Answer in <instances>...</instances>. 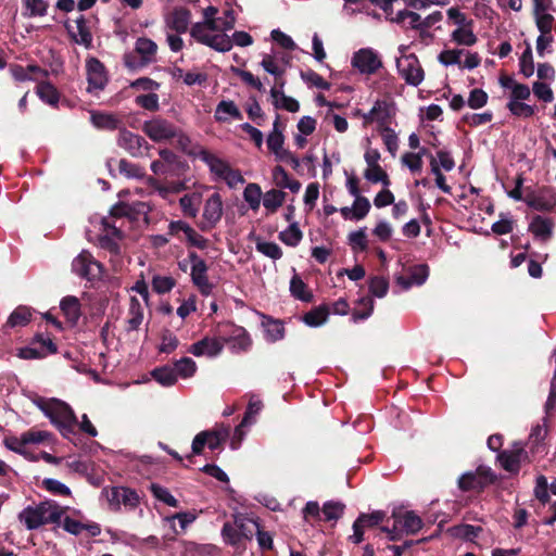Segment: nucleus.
I'll list each match as a JSON object with an SVG mask.
<instances>
[{
  "label": "nucleus",
  "instance_id": "nucleus-26",
  "mask_svg": "<svg viewBox=\"0 0 556 556\" xmlns=\"http://www.w3.org/2000/svg\"><path fill=\"white\" fill-rule=\"evenodd\" d=\"M446 533L451 538L475 543L476 540L483 533V529L479 526L460 523L448 528Z\"/></svg>",
  "mask_w": 556,
  "mask_h": 556
},
{
  "label": "nucleus",
  "instance_id": "nucleus-28",
  "mask_svg": "<svg viewBox=\"0 0 556 556\" xmlns=\"http://www.w3.org/2000/svg\"><path fill=\"white\" fill-rule=\"evenodd\" d=\"M262 327L264 328L265 339L268 342H277L285 337V326L282 321L269 316L262 315Z\"/></svg>",
  "mask_w": 556,
  "mask_h": 556
},
{
  "label": "nucleus",
  "instance_id": "nucleus-40",
  "mask_svg": "<svg viewBox=\"0 0 556 556\" xmlns=\"http://www.w3.org/2000/svg\"><path fill=\"white\" fill-rule=\"evenodd\" d=\"M235 525L238 528L240 538L243 536L245 539H251L260 528L255 519L243 516L236 517Z\"/></svg>",
  "mask_w": 556,
  "mask_h": 556
},
{
  "label": "nucleus",
  "instance_id": "nucleus-63",
  "mask_svg": "<svg viewBox=\"0 0 556 556\" xmlns=\"http://www.w3.org/2000/svg\"><path fill=\"white\" fill-rule=\"evenodd\" d=\"M150 489L154 497L157 498L159 501L172 507L178 506V501L170 494V492L166 488L161 486L159 484H151Z\"/></svg>",
  "mask_w": 556,
  "mask_h": 556
},
{
  "label": "nucleus",
  "instance_id": "nucleus-59",
  "mask_svg": "<svg viewBox=\"0 0 556 556\" xmlns=\"http://www.w3.org/2000/svg\"><path fill=\"white\" fill-rule=\"evenodd\" d=\"M464 53L465 51L462 49H446L439 54V61L445 66L460 65Z\"/></svg>",
  "mask_w": 556,
  "mask_h": 556
},
{
  "label": "nucleus",
  "instance_id": "nucleus-35",
  "mask_svg": "<svg viewBox=\"0 0 556 556\" xmlns=\"http://www.w3.org/2000/svg\"><path fill=\"white\" fill-rule=\"evenodd\" d=\"M143 320V308L140 302L136 298L130 299L128 317H127V330L134 331L139 328Z\"/></svg>",
  "mask_w": 556,
  "mask_h": 556
},
{
  "label": "nucleus",
  "instance_id": "nucleus-37",
  "mask_svg": "<svg viewBox=\"0 0 556 556\" xmlns=\"http://www.w3.org/2000/svg\"><path fill=\"white\" fill-rule=\"evenodd\" d=\"M90 121L99 129L113 130L119 128V121L113 114L91 112Z\"/></svg>",
  "mask_w": 556,
  "mask_h": 556
},
{
  "label": "nucleus",
  "instance_id": "nucleus-44",
  "mask_svg": "<svg viewBox=\"0 0 556 556\" xmlns=\"http://www.w3.org/2000/svg\"><path fill=\"white\" fill-rule=\"evenodd\" d=\"M329 309L327 306L316 307L303 317V321L309 327H318L327 321Z\"/></svg>",
  "mask_w": 556,
  "mask_h": 556
},
{
  "label": "nucleus",
  "instance_id": "nucleus-41",
  "mask_svg": "<svg viewBox=\"0 0 556 556\" xmlns=\"http://www.w3.org/2000/svg\"><path fill=\"white\" fill-rule=\"evenodd\" d=\"M391 21L400 23L405 27H410V28L424 27L422 20L420 17V15L415 12H412V11H406V10L399 11L395 14V16L391 17Z\"/></svg>",
  "mask_w": 556,
  "mask_h": 556
},
{
  "label": "nucleus",
  "instance_id": "nucleus-25",
  "mask_svg": "<svg viewBox=\"0 0 556 556\" xmlns=\"http://www.w3.org/2000/svg\"><path fill=\"white\" fill-rule=\"evenodd\" d=\"M554 223L548 217L536 215L529 224V231L541 241H547L553 235Z\"/></svg>",
  "mask_w": 556,
  "mask_h": 556
},
{
  "label": "nucleus",
  "instance_id": "nucleus-17",
  "mask_svg": "<svg viewBox=\"0 0 556 556\" xmlns=\"http://www.w3.org/2000/svg\"><path fill=\"white\" fill-rule=\"evenodd\" d=\"M523 201L529 207L540 212H549L556 206V195L547 188L528 193Z\"/></svg>",
  "mask_w": 556,
  "mask_h": 556
},
{
  "label": "nucleus",
  "instance_id": "nucleus-45",
  "mask_svg": "<svg viewBox=\"0 0 556 556\" xmlns=\"http://www.w3.org/2000/svg\"><path fill=\"white\" fill-rule=\"evenodd\" d=\"M25 16H45L48 12L49 3L46 0H22Z\"/></svg>",
  "mask_w": 556,
  "mask_h": 556
},
{
  "label": "nucleus",
  "instance_id": "nucleus-8",
  "mask_svg": "<svg viewBox=\"0 0 556 556\" xmlns=\"http://www.w3.org/2000/svg\"><path fill=\"white\" fill-rule=\"evenodd\" d=\"M176 126L161 117L156 116L146 121L142 125V131L153 142H165L174 139L176 135Z\"/></svg>",
  "mask_w": 556,
  "mask_h": 556
},
{
  "label": "nucleus",
  "instance_id": "nucleus-22",
  "mask_svg": "<svg viewBox=\"0 0 556 556\" xmlns=\"http://www.w3.org/2000/svg\"><path fill=\"white\" fill-rule=\"evenodd\" d=\"M428 276H429V268L427 265H425V264L416 265L409 269L408 277L399 276L396 278V283L399 286H401L404 290H407L412 286H421L422 283H425Z\"/></svg>",
  "mask_w": 556,
  "mask_h": 556
},
{
  "label": "nucleus",
  "instance_id": "nucleus-61",
  "mask_svg": "<svg viewBox=\"0 0 556 556\" xmlns=\"http://www.w3.org/2000/svg\"><path fill=\"white\" fill-rule=\"evenodd\" d=\"M285 137L282 132L278 129V119L274 123V128L267 138V147L270 152L276 153L279 150L283 149Z\"/></svg>",
  "mask_w": 556,
  "mask_h": 556
},
{
  "label": "nucleus",
  "instance_id": "nucleus-60",
  "mask_svg": "<svg viewBox=\"0 0 556 556\" xmlns=\"http://www.w3.org/2000/svg\"><path fill=\"white\" fill-rule=\"evenodd\" d=\"M256 250L271 260H279L282 256L280 247L275 242L258 240L256 242Z\"/></svg>",
  "mask_w": 556,
  "mask_h": 556
},
{
  "label": "nucleus",
  "instance_id": "nucleus-5",
  "mask_svg": "<svg viewBox=\"0 0 556 556\" xmlns=\"http://www.w3.org/2000/svg\"><path fill=\"white\" fill-rule=\"evenodd\" d=\"M407 47L401 46L399 48L400 55L396 58V68L399 75L406 81V84L417 87L424 78L425 72L415 54H407Z\"/></svg>",
  "mask_w": 556,
  "mask_h": 556
},
{
  "label": "nucleus",
  "instance_id": "nucleus-13",
  "mask_svg": "<svg viewBox=\"0 0 556 556\" xmlns=\"http://www.w3.org/2000/svg\"><path fill=\"white\" fill-rule=\"evenodd\" d=\"M228 435L229 429L224 427L215 431H202L192 441V453L201 454L205 445L212 451L217 450Z\"/></svg>",
  "mask_w": 556,
  "mask_h": 556
},
{
  "label": "nucleus",
  "instance_id": "nucleus-56",
  "mask_svg": "<svg viewBox=\"0 0 556 556\" xmlns=\"http://www.w3.org/2000/svg\"><path fill=\"white\" fill-rule=\"evenodd\" d=\"M262 407V401L256 395H251L241 426L253 424L254 417L261 412Z\"/></svg>",
  "mask_w": 556,
  "mask_h": 556
},
{
  "label": "nucleus",
  "instance_id": "nucleus-4",
  "mask_svg": "<svg viewBox=\"0 0 556 556\" xmlns=\"http://www.w3.org/2000/svg\"><path fill=\"white\" fill-rule=\"evenodd\" d=\"M190 35L198 42L219 52H226L232 48L230 37L220 31L219 25L195 23L190 29Z\"/></svg>",
  "mask_w": 556,
  "mask_h": 556
},
{
  "label": "nucleus",
  "instance_id": "nucleus-52",
  "mask_svg": "<svg viewBox=\"0 0 556 556\" xmlns=\"http://www.w3.org/2000/svg\"><path fill=\"white\" fill-rule=\"evenodd\" d=\"M243 198L252 210H257L262 199L261 187L257 184H249L243 191Z\"/></svg>",
  "mask_w": 556,
  "mask_h": 556
},
{
  "label": "nucleus",
  "instance_id": "nucleus-49",
  "mask_svg": "<svg viewBox=\"0 0 556 556\" xmlns=\"http://www.w3.org/2000/svg\"><path fill=\"white\" fill-rule=\"evenodd\" d=\"M153 378L164 387H170L176 383L177 375L173 367L164 366L152 371Z\"/></svg>",
  "mask_w": 556,
  "mask_h": 556
},
{
  "label": "nucleus",
  "instance_id": "nucleus-6",
  "mask_svg": "<svg viewBox=\"0 0 556 556\" xmlns=\"http://www.w3.org/2000/svg\"><path fill=\"white\" fill-rule=\"evenodd\" d=\"M51 433L45 430H28L23 432L20 437L9 435L5 437L3 443L7 448L23 456L28 455V444H40L50 440Z\"/></svg>",
  "mask_w": 556,
  "mask_h": 556
},
{
  "label": "nucleus",
  "instance_id": "nucleus-7",
  "mask_svg": "<svg viewBox=\"0 0 556 556\" xmlns=\"http://www.w3.org/2000/svg\"><path fill=\"white\" fill-rule=\"evenodd\" d=\"M392 517L394 518L393 528H381V530L388 533L390 540L394 541L403 534H414L418 532L422 527V521L419 516L414 514L413 511L405 513H393Z\"/></svg>",
  "mask_w": 556,
  "mask_h": 556
},
{
  "label": "nucleus",
  "instance_id": "nucleus-18",
  "mask_svg": "<svg viewBox=\"0 0 556 556\" xmlns=\"http://www.w3.org/2000/svg\"><path fill=\"white\" fill-rule=\"evenodd\" d=\"M117 144L126 150L131 156L142 155L143 147L147 141L139 135H136L125 128L119 129Z\"/></svg>",
  "mask_w": 556,
  "mask_h": 556
},
{
  "label": "nucleus",
  "instance_id": "nucleus-62",
  "mask_svg": "<svg viewBox=\"0 0 556 556\" xmlns=\"http://www.w3.org/2000/svg\"><path fill=\"white\" fill-rule=\"evenodd\" d=\"M31 314L26 307H17L9 316L7 324L10 327L25 326L30 320Z\"/></svg>",
  "mask_w": 556,
  "mask_h": 556
},
{
  "label": "nucleus",
  "instance_id": "nucleus-23",
  "mask_svg": "<svg viewBox=\"0 0 556 556\" xmlns=\"http://www.w3.org/2000/svg\"><path fill=\"white\" fill-rule=\"evenodd\" d=\"M391 113V105L387 101L378 100L369 112L362 114V117L365 125H369L374 122L386 124L390 118Z\"/></svg>",
  "mask_w": 556,
  "mask_h": 556
},
{
  "label": "nucleus",
  "instance_id": "nucleus-38",
  "mask_svg": "<svg viewBox=\"0 0 556 556\" xmlns=\"http://www.w3.org/2000/svg\"><path fill=\"white\" fill-rule=\"evenodd\" d=\"M60 306L68 321L75 324L80 317V304L76 296H65Z\"/></svg>",
  "mask_w": 556,
  "mask_h": 556
},
{
  "label": "nucleus",
  "instance_id": "nucleus-14",
  "mask_svg": "<svg viewBox=\"0 0 556 556\" xmlns=\"http://www.w3.org/2000/svg\"><path fill=\"white\" fill-rule=\"evenodd\" d=\"M223 215V200L219 193L211 194L203 207V220L200 224L202 230H208L216 226Z\"/></svg>",
  "mask_w": 556,
  "mask_h": 556
},
{
  "label": "nucleus",
  "instance_id": "nucleus-27",
  "mask_svg": "<svg viewBox=\"0 0 556 556\" xmlns=\"http://www.w3.org/2000/svg\"><path fill=\"white\" fill-rule=\"evenodd\" d=\"M11 74L17 81L39 80L47 76V72L36 65L25 67L22 65H13L11 66Z\"/></svg>",
  "mask_w": 556,
  "mask_h": 556
},
{
  "label": "nucleus",
  "instance_id": "nucleus-58",
  "mask_svg": "<svg viewBox=\"0 0 556 556\" xmlns=\"http://www.w3.org/2000/svg\"><path fill=\"white\" fill-rule=\"evenodd\" d=\"M174 139L177 140L178 147L188 154H193L199 157V151L201 147H193L190 137L185 134L181 129L176 128V135Z\"/></svg>",
  "mask_w": 556,
  "mask_h": 556
},
{
  "label": "nucleus",
  "instance_id": "nucleus-1",
  "mask_svg": "<svg viewBox=\"0 0 556 556\" xmlns=\"http://www.w3.org/2000/svg\"><path fill=\"white\" fill-rule=\"evenodd\" d=\"M34 404L50 419L64 438H70L75 433L78 420L67 403L54 397H38L34 401Z\"/></svg>",
  "mask_w": 556,
  "mask_h": 556
},
{
  "label": "nucleus",
  "instance_id": "nucleus-51",
  "mask_svg": "<svg viewBox=\"0 0 556 556\" xmlns=\"http://www.w3.org/2000/svg\"><path fill=\"white\" fill-rule=\"evenodd\" d=\"M364 177L372 184L381 182L384 187L390 186L389 176L380 165L368 166L364 172Z\"/></svg>",
  "mask_w": 556,
  "mask_h": 556
},
{
  "label": "nucleus",
  "instance_id": "nucleus-43",
  "mask_svg": "<svg viewBox=\"0 0 556 556\" xmlns=\"http://www.w3.org/2000/svg\"><path fill=\"white\" fill-rule=\"evenodd\" d=\"M349 244L353 252H364L368 249V237L366 228H359L348 236Z\"/></svg>",
  "mask_w": 556,
  "mask_h": 556
},
{
  "label": "nucleus",
  "instance_id": "nucleus-47",
  "mask_svg": "<svg viewBox=\"0 0 556 556\" xmlns=\"http://www.w3.org/2000/svg\"><path fill=\"white\" fill-rule=\"evenodd\" d=\"M175 374L184 379L192 377L197 371V363L190 357H182L174 364Z\"/></svg>",
  "mask_w": 556,
  "mask_h": 556
},
{
  "label": "nucleus",
  "instance_id": "nucleus-31",
  "mask_svg": "<svg viewBox=\"0 0 556 556\" xmlns=\"http://www.w3.org/2000/svg\"><path fill=\"white\" fill-rule=\"evenodd\" d=\"M76 31H72L74 41L85 48H90L92 45V34L87 25V20L84 15H79L75 20Z\"/></svg>",
  "mask_w": 556,
  "mask_h": 556
},
{
  "label": "nucleus",
  "instance_id": "nucleus-32",
  "mask_svg": "<svg viewBox=\"0 0 556 556\" xmlns=\"http://www.w3.org/2000/svg\"><path fill=\"white\" fill-rule=\"evenodd\" d=\"M273 180L277 187L289 189L293 193L299 192L301 189L300 181L290 178L286 169L280 165L274 167Z\"/></svg>",
  "mask_w": 556,
  "mask_h": 556
},
{
  "label": "nucleus",
  "instance_id": "nucleus-9",
  "mask_svg": "<svg viewBox=\"0 0 556 556\" xmlns=\"http://www.w3.org/2000/svg\"><path fill=\"white\" fill-rule=\"evenodd\" d=\"M72 268L75 274L89 281L100 279L103 273L102 264L96 261L88 251H83L74 258Z\"/></svg>",
  "mask_w": 556,
  "mask_h": 556
},
{
  "label": "nucleus",
  "instance_id": "nucleus-2",
  "mask_svg": "<svg viewBox=\"0 0 556 556\" xmlns=\"http://www.w3.org/2000/svg\"><path fill=\"white\" fill-rule=\"evenodd\" d=\"M63 509L51 501L42 502L34 507L28 506L20 514V520L29 530L37 529L47 523H58Z\"/></svg>",
  "mask_w": 556,
  "mask_h": 556
},
{
  "label": "nucleus",
  "instance_id": "nucleus-57",
  "mask_svg": "<svg viewBox=\"0 0 556 556\" xmlns=\"http://www.w3.org/2000/svg\"><path fill=\"white\" fill-rule=\"evenodd\" d=\"M507 109L509 112L518 117H531L535 113V108L522 101H508Z\"/></svg>",
  "mask_w": 556,
  "mask_h": 556
},
{
  "label": "nucleus",
  "instance_id": "nucleus-48",
  "mask_svg": "<svg viewBox=\"0 0 556 556\" xmlns=\"http://www.w3.org/2000/svg\"><path fill=\"white\" fill-rule=\"evenodd\" d=\"M197 516L190 511L177 513L173 516H167L164 518V521L169 523L175 534L179 532L176 530L175 520H178L181 531L186 530V528L191 525L195 520Z\"/></svg>",
  "mask_w": 556,
  "mask_h": 556
},
{
  "label": "nucleus",
  "instance_id": "nucleus-50",
  "mask_svg": "<svg viewBox=\"0 0 556 556\" xmlns=\"http://www.w3.org/2000/svg\"><path fill=\"white\" fill-rule=\"evenodd\" d=\"M302 231L296 223H292L287 229L279 233V239L290 247H296L302 240Z\"/></svg>",
  "mask_w": 556,
  "mask_h": 556
},
{
  "label": "nucleus",
  "instance_id": "nucleus-19",
  "mask_svg": "<svg viewBox=\"0 0 556 556\" xmlns=\"http://www.w3.org/2000/svg\"><path fill=\"white\" fill-rule=\"evenodd\" d=\"M190 22L191 13L185 8H176L165 16L166 28L177 34L186 33Z\"/></svg>",
  "mask_w": 556,
  "mask_h": 556
},
{
  "label": "nucleus",
  "instance_id": "nucleus-53",
  "mask_svg": "<svg viewBox=\"0 0 556 556\" xmlns=\"http://www.w3.org/2000/svg\"><path fill=\"white\" fill-rule=\"evenodd\" d=\"M37 94L42 101L50 105H54L59 101L58 90L49 83H40L37 86Z\"/></svg>",
  "mask_w": 556,
  "mask_h": 556
},
{
  "label": "nucleus",
  "instance_id": "nucleus-10",
  "mask_svg": "<svg viewBox=\"0 0 556 556\" xmlns=\"http://www.w3.org/2000/svg\"><path fill=\"white\" fill-rule=\"evenodd\" d=\"M188 257L191 264L190 277L192 283L198 288L201 294L210 295L214 289V285L208 280V268L205 261L194 252L189 253Z\"/></svg>",
  "mask_w": 556,
  "mask_h": 556
},
{
  "label": "nucleus",
  "instance_id": "nucleus-55",
  "mask_svg": "<svg viewBox=\"0 0 556 556\" xmlns=\"http://www.w3.org/2000/svg\"><path fill=\"white\" fill-rule=\"evenodd\" d=\"M176 286V280L170 276L155 275L152 278V289L159 294L168 293Z\"/></svg>",
  "mask_w": 556,
  "mask_h": 556
},
{
  "label": "nucleus",
  "instance_id": "nucleus-39",
  "mask_svg": "<svg viewBox=\"0 0 556 556\" xmlns=\"http://www.w3.org/2000/svg\"><path fill=\"white\" fill-rule=\"evenodd\" d=\"M200 203L201 195L197 192L185 194L179 200V204L184 214L192 218L198 215Z\"/></svg>",
  "mask_w": 556,
  "mask_h": 556
},
{
  "label": "nucleus",
  "instance_id": "nucleus-46",
  "mask_svg": "<svg viewBox=\"0 0 556 556\" xmlns=\"http://www.w3.org/2000/svg\"><path fill=\"white\" fill-rule=\"evenodd\" d=\"M286 193L283 191L271 189L264 194L263 205L269 212H275L285 202Z\"/></svg>",
  "mask_w": 556,
  "mask_h": 556
},
{
  "label": "nucleus",
  "instance_id": "nucleus-11",
  "mask_svg": "<svg viewBox=\"0 0 556 556\" xmlns=\"http://www.w3.org/2000/svg\"><path fill=\"white\" fill-rule=\"evenodd\" d=\"M351 63L361 74L366 75L375 74L382 66L379 54L371 48H362L354 52Z\"/></svg>",
  "mask_w": 556,
  "mask_h": 556
},
{
  "label": "nucleus",
  "instance_id": "nucleus-42",
  "mask_svg": "<svg viewBox=\"0 0 556 556\" xmlns=\"http://www.w3.org/2000/svg\"><path fill=\"white\" fill-rule=\"evenodd\" d=\"M136 51L141 55L144 62H151L157 51L156 43L149 38H138L136 41Z\"/></svg>",
  "mask_w": 556,
  "mask_h": 556
},
{
  "label": "nucleus",
  "instance_id": "nucleus-24",
  "mask_svg": "<svg viewBox=\"0 0 556 556\" xmlns=\"http://www.w3.org/2000/svg\"><path fill=\"white\" fill-rule=\"evenodd\" d=\"M283 86H285V81L281 80V81H279V87H280L279 89L276 87H273L270 89V97L273 100V104L276 109H281V110H286L291 113H295L300 110V104L295 99L288 97L283 93V91H282Z\"/></svg>",
  "mask_w": 556,
  "mask_h": 556
},
{
  "label": "nucleus",
  "instance_id": "nucleus-64",
  "mask_svg": "<svg viewBox=\"0 0 556 556\" xmlns=\"http://www.w3.org/2000/svg\"><path fill=\"white\" fill-rule=\"evenodd\" d=\"M353 214L355 220L363 219L370 210V202L367 198L359 195L354 199L353 205Z\"/></svg>",
  "mask_w": 556,
  "mask_h": 556
},
{
  "label": "nucleus",
  "instance_id": "nucleus-33",
  "mask_svg": "<svg viewBox=\"0 0 556 556\" xmlns=\"http://www.w3.org/2000/svg\"><path fill=\"white\" fill-rule=\"evenodd\" d=\"M229 344V349L235 353L245 352L250 349L252 340L243 328H238L233 336L228 340H223Z\"/></svg>",
  "mask_w": 556,
  "mask_h": 556
},
{
  "label": "nucleus",
  "instance_id": "nucleus-15",
  "mask_svg": "<svg viewBox=\"0 0 556 556\" xmlns=\"http://www.w3.org/2000/svg\"><path fill=\"white\" fill-rule=\"evenodd\" d=\"M493 481V473L490 468L479 467L475 472L464 473L458 485L463 491L481 490Z\"/></svg>",
  "mask_w": 556,
  "mask_h": 556
},
{
  "label": "nucleus",
  "instance_id": "nucleus-36",
  "mask_svg": "<svg viewBox=\"0 0 556 556\" xmlns=\"http://www.w3.org/2000/svg\"><path fill=\"white\" fill-rule=\"evenodd\" d=\"M451 39L453 42L466 47L473 46L478 40L477 36L473 33V25L455 28L451 33Z\"/></svg>",
  "mask_w": 556,
  "mask_h": 556
},
{
  "label": "nucleus",
  "instance_id": "nucleus-54",
  "mask_svg": "<svg viewBox=\"0 0 556 556\" xmlns=\"http://www.w3.org/2000/svg\"><path fill=\"white\" fill-rule=\"evenodd\" d=\"M290 291L294 298L301 301L308 302L312 300V293L307 290L306 285L299 276L292 277L290 281Z\"/></svg>",
  "mask_w": 556,
  "mask_h": 556
},
{
  "label": "nucleus",
  "instance_id": "nucleus-16",
  "mask_svg": "<svg viewBox=\"0 0 556 556\" xmlns=\"http://www.w3.org/2000/svg\"><path fill=\"white\" fill-rule=\"evenodd\" d=\"M225 342L214 337H204L203 339L192 343L188 348V352L195 357H217L224 350Z\"/></svg>",
  "mask_w": 556,
  "mask_h": 556
},
{
  "label": "nucleus",
  "instance_id": "nucleus-3",
  "mask_svg": "<svg viewBox=\"0 0 556 556\" xmlns=\"http://www.w3.org/2000/svg\"><path fill=\"white\" fill-rule=\"evenodd\" d=\"M199 159L208 166L215 181H223L229 188H237L244 184V178L238 169L232 168L227 161L207 150L200 149Z\"/></svg>",
  "mask_w": 556,
  "mask_h": 556
},
{
  "label": "nucleus",
  "instance_id": "nucleus-30",
  "mask_svg": "<svg viewBox=\"0 0 556 556\" xmlns=\"http://www.w3.org/2000/svg\"><path fill=\"white\" fill-rule=\"evenodd\" d=\"M214 117L217 122L225 123L229 118L241 119L242 114L233 101L223 100L217 104Z\"/></svg>",
  "mask_w": 556,
  "mask_h": 556
},
{
  "label": "nucleus",
  "instance_id": "nucleus-21",
  "mask_svg": "<svg viewBox=\"0 0 556 556\" xmlns=\"http://www.w3.org/2000/svg\"><path fill=\"white\" fill-rule=\"evenodd\" d=\"M527 458V452L520 446H516L510 451H504L498 455L501 466L509 472H517L521 463L526 462Z\"/></svg>",
  "mask_w": 556,
  "mask_h": 556
},
{
  "label": "nucleus",
  "instance_id": "nucleus-12",
  "mask_svg": "<svg viewBox=\"0 0 556 556\" xmlns=\"http://www.w3.org/2000/svg\"><path fill=\"white\" fill-rule=\"evenodd\" d=\"M121 238L122 232L116 227H112L106 235L101 236L99 239L100 247L110 253V262L115 271L122 270L124 266V260L121 256V247L118 243Z\"/></svg>",
  "mask_w": 556,
  "mask_h": 556
},
{
  "label": "nucleus",
  "instance_id": "nucleus-20",
  "mask_svg": "<svg viewBox=\"0 0 556 556\" xmlns=\"http://www.w3.org/2000/svg\"><path fill=\"white\" fill-rule=\"evenodd\" d=\"M86 68L89 84L88 90L103 89L106 84V75L103 64L99 60L91 58L87 61Z\"/></svg>",
  "mask_w": 556,
  "mask_h": 556
},
{
  "label": "nucleus",
  "instance_id": "nucleus-29",
  "mask_svg": "<svg viewBox=\"0 0 556 556\" xmlns=\"http://www.w3.org/2000/svg\"><path fill=\"white\" fill-rule=\"evenodd\" d=\"M63 529L74 535L80 534L84 530H86L91 536H97L101 533V528L98 523H81L71 517L64 518Z\"/></svg>",
  "mask_w": 556,
  "mask_h": 556
},
{
  "label": "nucleus",
  "instance_id": "nucleus-34",
  "mask_svg": "<svg viewBox=\"0 0 556 556\" xmlns=\"http://www.w3.org/2000/svg\"><path fill=\"white\" fill-rule=\"evenodd\" d=\"M111 502H116V504H124L128 507H136L139 503L138 494L128 488H113L112 489V498Z\"/></svg>",
  "mask_w": 556,
  "mask_h": 556
}]
</instances>
